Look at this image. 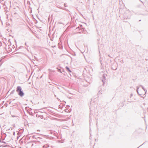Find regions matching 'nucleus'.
<instances>
[{
	"mask_svg": "<svg viewBox=\"0 0 148 148\" xmlns=\"http://www.w3.org/2000/svg\"><path fill=\"white\" fill-rule=\"evenodd\" d=\"M36 141L35 140H32L28 142L27 143L29 146H31V147H32L34 145V143H35V144H36Z\"/></svg>",
	"mask_w": 148,
	"mask_h": 148,
	"instance_id": "obj_4",
	"label": "nucleus"
},
{
	"mask_svg": "<svg viewBox=\"0 0 148 148\" xmlns=\"http://www.w3.org/2000/svg\"><path fill=\"white\" fill-rule=\"evenodd\" d=\"M13 134L14 135H15V132H13Z\"/></svg>",
	"mask_w": 148,
	"mask_h": 148,
	"instance_id": "obj_20",
	"label": "nucleus"
},
{
	"mask_svg": "<svg viewBox=\"0 0 148 148\" xmlns=\"http://www.w3.org/2000/svg\"><path fill=\"white\" fill-rule=\"evenodd\" d=\"M54 96H55V97H56V95H54Z\"/></svg>",
	"mask_w": 148,
	"mask_h": 148,
	"instance_id": "obj_30",
	"label": "nucleus"
},
{
	"mask_svg": "<svg viewBox=\"0 0 148 148\" xmlns=\"http://www.w3.org/2000/svg\"><path fill=\"white\" fill-rule=\"evenodd\" d=\"M57 99L59 101L60 100L58 99V98H57Z\"/></svg>",
	"mask_w": 148,
	"mask_h": 148,
	"instance_id": "obj_26",
	"label": "nucleus"
},
{
	"mask_svg": "<svg viewBox=\"0 0 148 148\" xmlns=\"http://www.w3.org/2000/svg\"><path fill=\"white\" fill-rule=\"evenodd\" d=\"M144 143H143L142 145H140V146H139V147H138L137 148H138L139 147H141V146H142L143 145Z\"/></svg>",
	"mask_w": 148,
	"mask_h": 148,
	"instance_id": "obj_18",
	"label": "nucleus"
},
{
	"mask_svg": "<svg viewBox=\"0 0 148 148\" xmlns=\"http://www.w3.org/2000/svg\"><path fill=\"white\" fill-rule=\"evenodd\" d=\"M78 1L79 3H82V0H78Z\"/></svg>",
	"mask_w": 148,
	"mask_h": 148,
	"instance_id": "obj_14",
	"label": "nucleus"
},
{
	"mask_svg": "<svg viewBox=\"0 0 148 148\" xmlns=\"http://www.w3.org/2000/svg\"><path fill=\"white\" fill-rule=\"evenodd\" d=\"M108 56H109V57H110V56L109 55H108Z\"/></svg>",
	"mask_w": 148,
	"mask_h": 148,
	"instance_id": "obj_38",
	"label": "nucleus"
},
{
	"mask_svg": "<svg viewBox=\"0 0 148 148\" xmlns=\"http://www.w3.org/2000/svg\"><path fill=\"white\" fill-rule=\"evenodd\" d=\"M64 6L65 7H66V4L65 3L64 4Z\"/></svg>",
	"mask_w": 148,
	"mask_h": 148,
	"instance_id": "obj_23",
	"label": "nucleus"
},
{
	"mask_svg": "<svg viewBox=\"0 0 148 148\" xmlns=\"http://www.w3.org/2000/svg\"><path fill=\"white\" fill-rule=\"evenodd\" d=\"M2 60L1 59H0V62H1V61Z\"/></svg>",
	"mask_w": 148,
	"mask_h": 148,
	"instance_id": "obj_27",
	"label": "nucleus"
},
{
	"mask_svg": "<svg viewBox=\"0 0 148 148\" xmlns=\"http://www.w3.org/2000/svg\"><path fill=\"white\" fill-rule=\"evenodd\" d=\"M139 21H141V20H139Z\"/></svg>",
	"mask_w": 148,
	"mask_h": 148,
	"instance_id": "obj_36",
	"label": "nucleus"
},
{
	"mask_svg": "<svg viewBox=\"0 0 148 148\" xmlns=\"http://www.w3.org/2000/svg\"><path fill=\"white\" fill-rule=\"evenodd\" d=\"M101 92H102V90L100 89V90H99V91L98 93V94H102V93H101Z\"/></svg>",
	"mask_w": 148,
	"mask_h": 148,
	"instance_id": "obj_9",
	"label": "nucleus"
},
{
	"mask_svg": "<svg viewBox=\"0 0 148 148\" xmlns=\"http://www.w3.org/2000/svg\"><path fill=\"white\" fill-rule=\"evenodd\" d=\"M14 126V127H15V125H14V126Z\"/></svg>",
	"mask_w": 148,
	"mask_h": 148,
	"instance_id": "obj_31",
	"label": "nucleus"
},
{
	"mask_svg": "<svg viewBox=\"0 0 148 148\" xmlns=\"http://www.w3.org/2000/svg\"><path fill=\"white\" fill-rule=\"evenodd\" d=\"M16 91L18 93V95L20 97H23L24 95V93L22 90L21 87L20 86H18L17 87Z\"/></svg>",
	"mask_w": 148,
	"mask_h": 148,
	"instance_id": "obj_2",
	"label": "nucleus"
},
{
	"mask_svg": "<svg viewBox=\"0 0 148 148\" xmlns=\"http://www.w3.org/2000/svg\"><path fill=\"white\" fill-rule=\"evenodd\" d=\"M133 94H131L130 95V97H131L133 96Z\"/></svg>",
	"mask_w": 148,
	"mask_h": 148,
	"instance_id": "obj_19",
	"label": "nucleus"
},
{
	"mask_svg": "<svg viewBox=\"0 0 148 148\" xmlns=\"http://www.w3.org/2000/svg\"><path fill=\"white\" fill-rule=\"evenodd\" d=\"M25 45H26V42L25 43Z\"/></svg>",
	"mask_w": 148,
	"mask_h": 148,
	"instance_id": "obj_29",
	"label": "nucleus"
},
{
	"mask_svg": "<svg viewBox=\"0 0 148 148\" xmlns=\"http://www.w3.org/2000/svg\"><path fill=\"white\" fill-rule=\"evenodd\" d=\"M15 100V99H13V100Z\"/></svg>",
	"mask_w": 148,
	"mask_h": 148,
	"instance_id": "obj_34",
	"label": "nucleus"
},
{
	"mask_svg": "<svg viewBox=\"0 0 148 148\" xmlns=\"http://www.w3.org/2000/svg\"><path fill=\"white\" fill-rule=\"evenodd\" d=\"M107 76V75L106 74H103V76H102L103 78L102 79V82L103 83V86L104 85V84L105 82H106V79Z\"/></svg>",
	"mask_w": 148,
	"mask_h": 148,
	"instance_id": "obj_3",
	"label": "nucleus"
},
{
	"mask_svg": "<svg viewBox=\"0 0 148 148\" xmlns=\"http://www.w3.org/2000/svg\"><path fill=\"white\" fill-rule=\"evenodd\" d=\"M69 107H70V106L69 105H67L66 106V108H69Z\"/></svg>",
	"mask_w": 148,
	"mask_h": 148,
	"instance_id": "obj_17",
	"label": "nucleus"
},
{
	"mask_svg": "<svg viewBox=\"0 0 148 148\" xmlns=\"http://www.w3.org/2000/svg\"><path fill=\"white\" fill-rule=\"evenodd\" d=\"M37 131H40V130H37Z\"/></svg>",
	"mask_w": 148,
	"mask_h": 148,
	"instance_id": "obj_32",
	"label": "nucleus"
},
{
	"mask_svg": "<svg viewBox=\"0 0 148 148\" xmlns=\"http://www.w3.org/2000/svg\"><path fill=\"white\" fill-rule=\"evenodd\" d=\"M32 138H35L37 140H38V138H37L36 137H35V135H34L33 136H32Z\"/></svg>",
	"mask_w": 148,
	"mask_h": 148,
	"instance_id": "obj_12",
	"label": "nucleus"
},
{
	"mask_svg": "<svg viewBox=\"0 0 148 148\" xmlns=\"http://www.w3.org/2000/svg\"><path fill=\"white\" fill-rule=\"evenodd\" d=\"M0 115H1V114H0Z\"/></svg>",
	"mask_w": 148,
	"mask_h": 148,
	"instance_id": "obj_41",
	"label": "nucleus"
},
{
	"mask_svg": "<svg viewBox=\"0 0 148 148\" xmlns=\"http://www.w3.org/2000/svg\"><path fill=\"white\" fill-rule=\"evenodd\" d=\"M15 116H13V117H15Z\"/></svg>",
	"mask_w": 148,
	"mask_h": 148,
	"instance_id": "obj_37",
	"label": "nucleus"
},
{
	"mask_svg": "<svg viewBox=\"0 0 148 148\" xmlns=\"http://www.w3.org/2000/svg\"><path fill=\"white\" fill-rule=\"evenodd\" d=\"M1 64H0V66H1Z\"/></svg>",
	"mask_w": 148,
	"mask_h": 148,
	"instance_id": "obj_33",
	"label": "nucleus"
},
{
	"mask_svg": "<svg viewBox=\"0 0 148 148\" xmlns=\"http://www.w3.org/2000/svg\"><path fill=\"white\" fill-rule=\"evenodd\" d=\"M38 117H40L41 119H42L43 118V116L42 115H38Z\"/></svg>",
	"mask_w": 148,
	"mask_h": 148,
	"instance_id": "obj_7",
	"label": "nucleus"
},
{
	"mask_svg": "<svg viewBox=\"0 0 148 148\" xmlns=\"http://www.w3.org/2000/svg\"><path fill=\"white\" fill-rule=\"evenodd\" d=\"M65 68L66 69V70L67 71H68L69 72H70V73L71 72V71L70 70L69 68V67L66 66Z\"/></svg>",
	"mask_w": 148,
	"mask_h": 148,
	"instance_id": "obj_6",
	"label": "nucleus"
},
{
	"mask_svg": "<svg viewBox=\"0 0 148 148\" xmlns=\"http://www.w3.org/2000/svg\"><path fill=\"white\" fill-rule=\"evenodd\" d=\"M136 88H137V89H136V91L138 93V94L139 95L141 96V97H144L143 96H142V94H140L139 93V92H138V89H139V87L137 86L136 87Z\"/></svg>",
	"mask_w": 148,
	"mask_h": 148,
	"instance_id": "obj_5",
	"label": "nucleus"
},
{
	"mask_svg": "<svg viewBox=\"0 0 148 148\" xmlns=\"http://www.w3.org/2000/svg\"><path fill=\"white\" fill-rule=\"evenodd\" d=\"M147 110H148V108H147Z\"/></svg>",
	"mask_w": 148,
	"mask_h": 148,
	"instance_id": "obj_39",
	"label": "nucleus"
},
{
	"mask_svg": "<svg viewBox=\"0 0 148 148\" xmlns=\"http://www.w3.org/2000/svg\"><path fill=\"white\" fill-rule=\"evenodd\" d=\"M49 71H51V69H49Z\"/></svg>",
	"mask_w": 148,
	"mask_h": 148,
	"instance_id": "obj_24",
	"label": "nucleus"
},
{
	"mask_svg": "<svg viewBox=\"0 0 148 148\" xmlns=\"http://www.w3.org/2000/svg\"><path fill=\"white\" fill-rule=\"evenodd\" d=\"M37 138H38V139H42V138H40L39 137H37Z\"/></svg>",
	"mask_w": 148,
	"mask_h": 148,
	"instance_id": "obj_16",
	"label": "nucleus"
},
{
	"mask_svg": "<svg viewBox=\"0 0 148 148\" xmlns=\"http://www.w3.org/2000/svg\"><path fill=\"white\" fill-rule=\"evenodd\" d=\"M58 106H59V108H61V109H62L61 108H62V107L60 106V105H59Z\"/></svg>",
	"mask_w": 148,
	"mask_h": 148,
	"instance_id": "obj_21",
	"label": "nucleus"
},
{
	"mask_svg": "<svg viewBox=\"0 0 148 148\" xmlns=\"http://www.w3.org/2000/svg\"><path fill=\"white\" fill-rule=\"evenodd\" d=\"M54 134L55 135V136L56 137H57V133H54Z\"/></svg>",
	"mask_w": 148,
	"mask_h": 148,
	"instance_id": "obj_15",
	"label": "nucleus"
},
{
	"mask_svg": "<svg viewBox=\"0 0 148 148\" xmlns=\"http://www.w3.org/2000/svg\"><path fill=\"white\" fill-rule=\"evenodd\" d=\"M3 136H4L5 137H6V134L5 133H3Z\"/></svg>",
	"mask_w": 148,
	"mask_h": 148,
	"instance_id": "obj_13",
	"label": "nucleus"
},
{
	"mask_svg": "<svg viewBox=\"0 0 148 148\" xmlns=\"http://www.w3.org/2000/svg\"><path fill=\"white\" fill-rule=\"evenodd\" d=\"M15 92V90H13L12 91L10 92V94H13L14 92Z\"/></svg>",
	"mask_w": 148,
	"mask_h": 148,
	"instance_id": "obj_10",
	"label": "nucleus"
},
{
	"mask_svg": "<svg viewBox=\"0 0 148 148\" xmlns=\"http://www.w3.org/2000/svg\"><path fill=\"white\" fill-rule=\"evenodd\" d=\"M60 8H61L62 9H63V8H62V7H61Z\"/></svg>",
	"mask_w": 148,
	"mask_h": 148,
	"instance_id": "obj_28",
	"label": "nucleus"
},
{
	"mask_svg": "<svg viewBox=\"0 0 148 148\" xmlns=\"http://www.w3.org/2000/svg\"><path fill=\"white\" fill-rule=\"evenodd\" d=\"M140 1L143 3V2L141 1Z\"/></svg>",
	"mask_w": 148,
	"mask_h": 148,
	"instance_id": "obj_25",
	"label": "nucleus"
},
{
	"mask_svg": "<svg viewBox=\"0 0 148 148\" xmlns=\"http://www.w3.org/2000/svg\"><path fill=\"white\" fill-rule=\"evenodd\" d=\"M23 129H22L21 130V132H23Z\"/></svg>",
	"mask_w": 148,
	"mask_h": 148,
	"instance_id": "obj_22",
	"label": "nucleus"
},
{
	"mask_svg": "<svg viewBox=\"0 0 148 148\" xmlns=\"http://www.w3.org/2000/svg\"><path fill=\"white\" fill-rule=\"evenodd\" d=\"M147 5H148V3H147Z\"/></svg>",
	"mask_w": 148,
	"mask_h": 148,
	"instance_id": "obj_40",
	"label": "nucleus"
},
{
	"mask_svg": "<svg viewBox=\"0 0 148 148\" xmlns=\"http://www.w3.org/2000/svg\"><path fill=\"white\" fill-rule=\"evenodd\" d=\"M66 148H70L69 147H66Z\"/></svg>",
	"mask_w": 148,
	"mask_h": 148,
	"instance_id": "obj_35",
	"label": "nucleus"
},
{
	"mask_svg": "<svg viewBox=\"0 0 148 148\" xmlns=\"http://www.w3.org/2000/svg\"><path fill=\"white\" fill-rule=\"evenodd\" d=\"M131 13L129 10H127L123 15L122 18L123 19H130V18Z\"/></svg>",
	"mask_w": 148,
	"mask_h": 148,
	"instance_id": "obj_1",
	"label": "nucleus"
},
{
	"mask_svg": "<svg viewBox=\"0 0 148 148\" xmlns=\"http://www.w3.org/2000/svg\"><path fill=\"white\" fill-rule=\"evenodd\" d=\"M140 87H141L143 89V90L145 89L143 86H142V85H140Z\"/></svg>",
	"mask_w": 148,
	"mask_h": 148,
	"instance_id": "obj_11",
	"label": "nucleus"
},
{
	"mask_svg": "<svg viewBox=\"0 0 148 148\" xmlns=\"http://www.w3.org/2000/svg\"><path fill=\"white\" fill-rule=\"evenodd\" d=\"M144 90V91L145 92V94L144 95H143V96H145V95L146 94V92H147V90L145 89V90Z\"/></svg>",
	"mask_w": 148,
	"mask_h": 148,
	"instance_id": "obj_8",
	"label": "nucleus"
}]
</instances>
